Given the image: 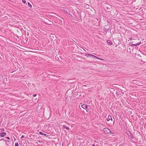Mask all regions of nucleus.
Instances as JSON below:
<instances>
[{
    "label": "nucleus",
    "mask_w": 146,
    "mask_h": 146,
    "mask_svg": "<svg viewBox=\"0 0 146 146\" xmlns=\"http://www.w3.org/2000/svg\"><path fill=\"white\" fill-rule=\"evenodd\" d=\"M15 146H19L18 143H15Z\"/></svg>",
    "instance_id": "obj_14"
},
{
    "label": "nucleus",
    "mask_w": 146,
    "mask_h": 146,
    "mask_svg": "<svg viewBox=\"0 0 146 146\" xmlns=\"http://www.w3.org/2000/svg\"><path fill=\"white\" fill-rule=\"evenodd\" d=\"M23 2L25 3H26V1L25 0H22Z\"/></svg>",
    "instance_id": "obj_16"
},
{
    "label": "nucleus",
    "mask_w": 146,
    "mask_h": 146,
    "mask_svg": "<svg viewBox=\"0 0 146 146\" xmlns=\"http://www.w3.org/2000/svg\"><path fill=\"white\" fill-rule=\"evenodd\" d=\"M6 135V133L5 132H3L1 133H0V136L1 137H3Z\"/></svg>",
    "instance_id": "obj_4"
},
{
    "label": "nucleus",
    "mask_w": 146,
    "mask_h": 146,
    "mask_svg": "<svg viewBox=\"0 0 146 146\" xmlns=\"http://www.w3.org/2000/svg\"><path fill=\"white\" fill-rule=\"evenodd\" d=\"M103 131L104 133L106 134H108L110 133L111 134H113L112 133L111 131L108 128H105L104 129Z\"/></svg>",
    "instance_id": "obj_1"
},
{
    "label": "nucleus",
    "mask_w": 146,
    "mask_h": 146,
    "mask_svg": "<svg viewBox=\"0 0 146 146\" xmlns=\"http://www.w3.org/2000/svg\"><path fill=\"white\" fill-rule=\"evenodd\" d=\"M28 5L30 7H31V8L32 7V5H31V3H30L28 2Z\"/></svg>",
    "instance_id": "obj_12"
},
{
    "label": "nucleus",
    "mask_w": 146,
    "mask_h": 146,
    "mask_svg": "<svg viewBox=\"0 0 146 146\" xmlns=\"http://www.w3.org/2000/svg\"><path fill=\"white\" fill-rule=\"evenodd\" d=\"M116 94L118 96H119L121 94H119V92L118 91H116Z\"/></svg>",
    "instance_id": "obj_13"
},
{
    "label": "nucleus",
    "mask_w": 146,
    "mask_h": 146,
    "mask_svg": "<svg viewBox=\"0 0 146 146\" xmlns=\"http://www.w3.org/2000/svg\"><path fill=\"white\" fill-rule=\"evenodd\" d=\"M1 130L2 131H5V129L4 128H3L2 129H1Z\"/></svg>",
    "instance_id": "obj_17"
},
{
    "label": "nucleus",
    "mask_w": 146,
    "mask_h": 146,
    "mask_svg": "<svg viewBox=\"0 0 146 146\" xmlns=\"http://www.w3.org/2000/svg\"><path fill=\"white\" fill-rule=\"evenodd\" d=\"M6 138L7 139H10L9 138V137H6Z\"/></svg>",
    "instance_id": "obj_21"
},
{
    "label": "nucleus",
    "mask_w": 146,
    "mask_h": 146,
    "mask_svg": "<svg viewBox=\"0 0 146 146\" xmlns=\"http://www.w3.org/2000/svg\"><path fill=\"white\" fill-rule=\"evenodd\" d=\"M107 42L108 44H109L110 45H111L112 44V42L110 40H107Z\"/></svg>",
    "instance_id": "obj_7"
},
{
    "label": "nucleus",
    "mask_w": 146,
    "mask_h": 146,
    "mask_svg": "<svg viewBox=\"0 0 146 146\" xmlns=\"http://www.w3.org/2000/svg\"><path fill=\"white\" fill-rule=\"evenodd\" d=\"M120 90L121 91H122V90Z\"/></svg>",
    "instance_id": "obj_23"
},
{
    "label": "nucleus",
    "mask_w": 146,
    "mask_h": 146,
    "mask_svg": "<svg viewBox=\"0 0 146 146\" xmlns=\"http://www.w3.org/2000/svg\"><path fill=\"white\" fill-rule=\"evenodd\" d=\"M95 146L93 144V146Z\"/></svg>",
    "instance_id": "obj_22"
},
{
    "label": "nucleus",
    "mask_w": 146,
    "mask_h": 146,
    "mask_svg": "<svg viewBox=\"0 0 146 146\" xmlns=\"http://www.w3.org/2000/svg\"><path fill=\"white\" fill-rule=\"evenodd\" d=\"M85 56H87V57H88L89 56H90V54H86L85 55Z\"/></svg>",
    "instance_id": "obj_10"
},
{
    "label": "nucleus",
    "mask_w": 146,
    "mask_h": 146,
    "mask_svg": "<svg viewBox=\"0 0 146 146\" xmlns=\"http://www.w3.org/2000/svg\"><path fill=\"white\" fill-rule=\"evenodd\" d=\"M127 134L130 139H131L133 138V136L130 132H127Z\"/></svg>",
    "instance_id": "obj_2"
},
{
    "label": "nucleus",
    "mask_w": 146,
    "mask_h": 146,
    "mask_svg": "<svg viewBox=\"0 0 146 146\" xmlns=\"http://www.w3.org/2000/svg\"><path fill=\"white\" fill-rule=\"evenodd\" d=\"M24 135H22V137H21V138L22 139L23 138H24Z\"/></svg>",
    "instance_id": "obj_18"
},
{
    "label": "nucleus",
    "mask_w": 146,
    "mask_h": 146,
    "mask_svg": "<svg viewBox=\"0 0 146 146\" xmlns=\"http://www.w3.org/2000/svg\"><path fill=\"white\" fill-rule=\"evenodd\" d=\"M39 133L40 134V135H43V133H42V132H39Z\"/></svg>",
    "instance_id": "obj_15"
},
{
    "label": "nucleus",
    "mask_w": 146,
    "mask_h": 146,
    "mask_svg": "<svg viewBox=\"0 0 146 146\" xmlns=\"http://www.w3.org/2000/svg\"><path fill=\"white\" fill-rule=\"evenodd\" d=\"M96 59L99 60H104V59L100 58H99L97 57H96Z\"/></svg>",
    "instance_id": "obj_11"
},
{
    "label": "nucleus",
    "mask_w": 146,
    "mask_h": 146,
    "mask_svg": "<svg viewBox=\"0 0 146 146\" xmlns=\"http://www.w3.org/2000/svg\"><path fill=\"white\" fill-rule=\"evenodd\" d=\"M87 105L86 104H84L81 106L82 108L84 109H86L87 108Z\"/></svg>",
    "instance_id": "obj_3"
},
{
    "label": "nucleus",
    "mask_w": 146,
    "mask_h": 146,
    "mask_svg": "<svg viewBox=\"0 0 146 146\" xmlns=\"http://www.w3.org/2000/svg\"><path fill=\"white\" fill-rule=\"evenodd\" d=\"M107 121H109L110 120H111V121H112V119L111 117V116L109 115L108 116V117L107 119Z\"/></svg>",
    "instance_id": "obj_5"
},
{
    "label": "nucleus",
    "mask_w": 146,
    "mask_h": 146,
    "mask_svg": "<svg viewBox=\"0 0 146 146\" xmlns=\"http://www.w3.org/2000/svg\"><path fill=\"white\" fill-rule=\"evenodd\" d=\"M43 135H44V136H46L47 135L46 134L43 133Z\"/></svg>",
    "instance_id": "obj_20"
},
{
    "label": "nucleus",
    "mask_w": 146,
    "mask_h": 146,
    "mask_svg": "<svg viewBox=\"0 0 146 146\" xmlns=\"http://www.w3.org/2000/svg\"><path fill=\"white\" fill-rule=\"evenodd\" d=\"M140 42L136 43L135 44H132V45H133L134 46H137L139 45L140 44Z\"/></svg>",
    "instance_id": "obj_8"
},
{
    "label": "nucleus",
    "mask_w": 146,
    "mask_h": 146,
    "mask_svg": "<svg viewBox=\"0 0 146 146\" xmlns=\"http://www.w3.org/2000/svg\"><path fill=\"white\" fill-rule=\"evenodd\" d=\"M33 96L34 97H35L36 96V95L35 94H34L33 95Z\"/></svg>",
    "instance_id": "obj_19"
},
{
    "label": "nucleus",
    "mask_w": 146,
    "mask_h": 146,
    "mask_svg": "<svg viewBox=\"0 0 146 146\" xmlns=\"http://www.w3.org/2000/svg\"><path fill=\"white\" fill-rule=\"evenodd\" d=\"M91 57H94V58H96V57H97V56H94L93 55H92V54H90V56Z\"/></svg>",
    "instance_id": "obj_9"
},
{
    "label": "nucleus",
    "mask_w": 146,
    "mask_h": 146,
    "mask_svg": "<svg viewBox=\"0 0 146 146\" xmlns=\"http://www.w3.org/2000/svg\"><path fill=\"white\" fill-rule=\"evenodd\" d=\"M63 127L64 128H65L67 130H69V127L66 125H63Z\"/></svg>",
    "instance_id": "obj_6"
}]
</instances>
